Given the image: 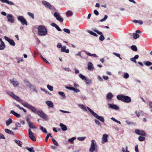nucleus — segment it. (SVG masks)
Listing matches in <instances>:
<instances>
[{"label": "nucleus", "instance_id": "f257e3e1", "mask_svg": "<svg viewBox=\"0 0 152 152\" xmlns=\"http://www.w3.org/2000/svg\"><path fill=\"white\" fill-rule=\"evenodd\" d=\"M117 99L119 100H121L125 103H129L131 101V99L129 97L123 94L118 95Z\"/></svg>", "mask_w": 152, "mask_h": 152}, {"label": "nucleus", "instance_id": "f03ea898", "mask_svg": "<svg viewBox=\"0 0 152 152\" xmlns=\"http://www.w3.org/2000/svg\"><path fill=\"white\" fill-rule=\"evenodd\" d=\"M38 34L39 36H45L47 34V31L46 28L43 26L40 25L38 28Z\"/></svg>", "mask_w": 152, "mask_h": 152}, {"label": "nucleus", "instance_id": "7ed1b4c3", "mask_svg": "<svg viewBox=\"0 0 152 152\" xmlns=\"http://www.w3.org/2000/svg\"><path fill=\"white\" fill-rule=\"evenodd\" d=\"M21 104L24 107L30 109L31 111L34 113H37L38 111L34 106L29 104L27 102H22Z\"/></svg>", "mask_w": 152, "mask_h": 152}, {"label": "nucleus", "instance_id": "20e7f679", "mask_svg": "<svg viewBox=\"0 0 152 152\" xmlns=\"http://www.w3.org/2000/svg\"><path fill=\"white\" fill-rule=\"evenodd\" d=\"M97 148V145L95 141L92 140L91 141V144L89 149V151L91 152H93Z\"/></svg>", "mask_w": 152, "mask_h": 152}, {"label": "nucleus", "instance_id": "39448f33", "mask_svg": "<svg viewBox=\"0 0 152 152\" xmlns=\"http://www.w3.org/2000/svg\"><path fill=\"white\" fill-rule=\"evenodd\" d=\"M28 135L30 139L33 141H36V138L34 136V134L33 132L31 129H29L28 130Z\"/></svg>", "mask_w": 152, "mask_h": 152}, {"label": "nucleus", "instance_id": "423d86ee", "mask_svg": "<svg viewBox=\"0 0 152 152\" xmlns=\"http://www.w3.org/2000/svg\"><path fill=\"white\" fill-rule=\"evenodd\" d=\"M8 94L10 96L18 101L21 103L23 102L22 100L19 97L16 96L12 92H10Z\"/></svg>", "mask_w": 152, "mask_h": 152}, {"label": "nucleus", "instance_id": "0eeeda50", "mask_svg": "<svg viewBox=\"0 0 152 152\" xmlns=\"http://www.w3.org/2000/svg\"><path fill=\"white\" fill-rule=\"evenodd\" d=\"M43 4L45 7L50 9V10H53L54 9V7L52 6L48 2L43 1H42Z\"/></svg>", "mask_w": 152, "mask_h": 152}, {"label": "nucleus", "instance_id": "6e6552de", "mask_svg": "<svg viewBox=\"0 0 152 152\" xmlns=\"http://www.w3.org/2000/svg\"><path fill=\"white\" fill-rule=\"evenodd\" d=\"M37 113L41 118L46 120L47 119V116L42 111H38Z\"/></svg>", "mask_w": 152, "mask_h": 152}, {"label": "nucleus", "instance_id": "1a4fd4ad", "mask_svg": "<svg viewBox=\"0 0 152 152\" xmlns=\"http://www.w3.org/2000/svg\"><path fill=\"white\" fill-rule=\"evenodd\" d=\"M135 133L138 135L142 136H145V132L143 130L136 129L135 130Z\"/></svg>", "mask_w": 152, "mask_h": 152}, {"label": "nucleus", "instance_id": "9d476101", "mask_svg": "<svg viewBox=\"0 0 152 152\" xmlns=\"http://www.w3.org/2000/svg\"><path fill=\"white\" fill-rule=\"evenodd\" d=\"M93 116L97 119L101 121L103 123L104 122V120L103 117L99 116L96 113Z\"/></svg>", "mask_w": 152, "mask_h": 152}, {"label": "nucleus", "instance_id": "9b49d317", "mask_svg": "<svg viewBox=\"0 0 152 152\" xmlns=\"http://www.w3.org/2000/svg\"><path fill=\"white\" fill-rule=\"evenodd\" d=\"M108 135L107 134H104L102 137V143L104 144L107 142V137Z\"/></svg>", "mask_w": 152, "mask_h": 152}, {"label": "nucleus", "instance_id": "f8f14e48", "mask_svg": "<svg viewBox=\"0 0 152 152\" xmlns=\"http://www.w3.org/2000/svg\"><path fill=\"white\" fill-rule=\"evenodd\" d=\"M108 105L111 108L114 109L116 110H118L119 109V107L115 105L111 104H109Z\"/></svg>", "mask_w": 152, "mask_h": 152}, {"label": "nucleus", "instance_id": "ddd939ff", "mask_svg": "<svg viewBox=\"0 0 152 152\" xmlns=\"http://www.w3.org/2000/svg\"><path fill=\"white\" fill-rule=\"evenodd\" d=\"M88 69L89 70H93L94 69V68L91 62H89L88 64Z\"/></svg>", "mask_w": 152, "mask_h": 152}, {"label": "nucleus", "instance_id": "4468645a", "mask_svg": "<svg viewBox=\"0 0 152 152\" xmlns=\"http://www.w3.org/2000/svg\"><path fill=\"white\" fill-rule=\"evenodd\" d=\"M0 1L2 2L5 3L10 5H13L14 4L13 3L8 0H0Z\"/></svg>", "mask_w": 152, "mask_h": 152}, {"label": "nucleus", "instance_id": "2eb2a0df", "mask_svg": "<svg viewBox=\"0 0 152 152\" xmlns=\"http://www.w3.org/2000/svg\"><path fill=\"white\" fill-rule=\"evenodd\" d=\"M60 126L61 127L62 130L63 131H66L67 129L66 126L62 123L60 124Z\"/></svg>", "mask_w": 152, "mask_h": 152}, {"label": "nucleus", "instance_id": "dca6fc26", "mask_svg": "<svg viewBox=\"0 0 152 152\" xmlns=\"http://www.w3.org/2000/svg\"><path fill=\"white\" fill-rule=\"evenodd\" d=\"M54 15L56 19H63L60 16L59 13L56 12L54 13Z\"/></svg>", "mask_w": 152, "mask_h": 152}, {"label": "nucleus", "instance_id": "f3484780", "mask_svg": "<svg viewBox=\"0 0 152 152\" xmlns=\"http://www.w3.org/2000/svg\"><path fill=\"white\" fill-rule=\"evenodd\" d=\"M132 22L135 23H138V24L140 25H142L143 23V21L140 20H132Z\"/></svg>", "mask_w": 152, "mask_h": 152}, {"label": "nucleus", "instance_id": "a211bd4d", "mask_svg": "<svg viewBox=\"0 0 152 152\" xmlns=\"http://www.w3.org/2000/svg\"><path fill=\"white\" fill-rule=\"evenodd\" d=\"M10 81L14 86H17L19 85L18 82V81H15L11 80H10Z\"/></svg>", "mask_w": 152, "mask_h": 152}, {"label": "nucleus", "instance_id": "6ab92c4d", "mask_svg": "<svg viewBox=\"0 0 152 152\" xmlns=\"http://www.w3.org/2000/svg\"><path fill=\"white\" fill-rule=\"evenodd\" d=\"M46 103L48 106L51 107H53V103L51 101H48L46 102Z\"/></svg>", "mask_w": 152, "mask_h": 152}, {"label": "nucleus", "instance_id": "aec40b11", "mask_svg": "<svg viewBox=\"0 0 152 152\" xmlns=\"http://www.w3.org/2000/svg\"><path fill=\"white\" fill-rule=\"evenodd\" d=\"M10 113L12 114H13L17 117L20 118V115L19 114H18V113H16L13 110L11 111Z\"/></svg>", "mask_w": 152, "mask_h": 152}, {"label": "nucleus", "instance_id": "412c9836", "mask_svg": "<svg viewBox=\"0 0 152 152\" xmlns=\"http://www.w3.org/2000/svg\"><path fill=\"white\" fill-rule=\"evenodd\" d=\"M5 132L9 134H14V133L12 131H11L8 129H5Z\"/></svg>", "mask_w": 152, "mask_h": 152}, {"label": "nucleus", "instance_id": "4be33fe9", "mask_svg": "<svg viewBox=\"0 0 152 152\" xmlns=\"http://www.w3.org/2000/svg\"><path fill=\"white\" fill-rule=\"evenodd\" d=\"M20 22L22 25H24L27 26V22L26 21V20H19Z\"/></svg>", "mask_w": 152, "mask_h": 152}, {"label": "nucleus", "instance_id": "5701e85b", "mask_svg": "<svg viewBox=\"0 0 152 152\" xmlns=\"http://www.w3.org/2000/svg\"><path fill=\"white\" fill-rule=\"evenodd\" d=\"M28 126L30 128L35 129L37 128L36 126L34 125L32 122L28 124Z\"/></svg>", "mask_w": 152, "mask_h": 152}, {"label": "nucleus", "instance_id": "b1692460", "mask_svg": "<svg viewBox=\"0 0 152 152\" xmlns=\"http://www.w3.org/2000/svg\"><path fill=\"white\" fill-rule=\"evenodd\" d=\"M12 122V120L11 119L9 118V119L7 120L6 122V123L7 126H8Z\"/></svg>", "mask_w": 152, "mask_h": 152}, {"label": "nucleus", "instance_id": "393cba45", "mask_svg": "<svg viewBox=\"0 0 152 152\" xmlns=\"http://www.w3.org/2000/svg\"><path fill=\"white\" fill-rule=\"evenodd\" d=\"M113 96L112 94L111 93H109L107 94V97L108 99L111 100L113 97Z\"/></svg>", "mask_w": 152, "mask_h": 152}, {"label": "nucleus", "instance_id": "a878e982", "mask_svg": "<svg viewBox=\"0 0 152 152\" xmlns=\"http://www.w3.org/2000/svg\"><path fill=\"white\" fill-rule=\"evenodd\" d=\"M39 129L43 132L45 133H47V131L46 129L44 128L43 126H42L41 125L39 126Z\"/></svg>", "mask_w": 152, "mask_h": 152}, {"label": "nucleus", "instance_id": "bb28decb", "mask_svg": "<svg viewBox=\"0 0 152 152\" xmlns=\"http://www.w3.org/2000/svg\"><path fill=\"white\" fill-rule=\"evenodd\" d=\"M66 15L67 16H71L73 15V13L71 11L68 10L66 12Z\"/></svg>", "mask_w": 152, "mask_h": 152}, {"label": "nucleus", "instance_id": "cd10ccee", "mask_svg": "<svg viewBox=\"0 0 152 152\" xmlns=\"http://www.w3.org/2000/svg\"><path fill=\"white\" fill-rule=\"evenodd\" d=\"M58 93L61 95L62 96V99H65L66 98V96L64 94L63 92L59 91L58 92Z\"/></svg>", "mask_w": 152, "mask_h": 152}, {"label": "nucleus", "instance_id": "c85d7f7f", "mask_svg": "<svg viewBox=\"0 0 152 152\" xmlns=\"http://www.w3.org/2000/svg\"><path fill=\"white\" fill-rule=\"evenodd\" d=\"M133 37L134 39H137L139 37V35L136 33H134L133 34Z\"/></svg>", "mask_w": 152, "mask_h": 152}, {"label": "nucleus", "instance_id": "c756f323", "mask_svg": "<svg viewBox=\"0 0 152 152\" xmlns=\"http://www.w3.org/2000/svg\"><path fill=\"white\" fill-rule=\"evenodd\" d=\"M26 149L28 150L30 152H34L35 151L33 150L34 148L31 147V148L28 147H26Z\"/></svg>", "mask_w": 152, "mask_h": 152}, {"label": "nucleus", "instance_id": "7c9ffc66", "mask_svg": "<svg viewBox=\"0 0 152 152\" xmlns=\"http://www.w3.org/2000/svg\"><path fill=\"white\" fill-rule=\"evenodd\" d=\"M85 82L87 84H90L91 83V80L86 78L85 80Z\"/></svg>", "mask_w": 152, "mask_h": 152}, {"label": "nucleus", "instance_id": "2f4dec72", "mask_svg": "<svg viewBox=\"0 0 152 152\" xmlns=\"http://www.w3.org/2000/svg\"><path fill=\"white\" fill-rule=\"evenodd\" d=\"M87 108L89 110V111L90 112L91 114L94 116L95 114H96V113H94L92 110H91L90 108H89L88 107H87Z\"/></svg>", "mask_w": 152, "mask_h": 152}, {"label": "nucleus", "instance_id": "473e14b6", "mask_svg": "<svg viewBox=\"0 0 152 152\" xmlns=\"http://www.w3.org/2000/svg\"><path fill=\"white\" fill-rule=\"evenodd\" d=\"M79 107L80 108L82 109L85 111L87 110V109H86V107H85L83 105L79 104Z\"/></svg>", "mask_w": 152, "mask_h": 152}, {"label": "nucleus", "instance_id": "72a5a7b5", "mask_svg": "<svg viewBox=\"0 0 152 152\" xmlns=\"http://www.w3.org/2000/svg\"><path fill=\"white\" fill-rule=\"evenodd\" d=\"M14 140L15 142L17 143L19 146L21 147V145L22 143V142H21L20 140Z\"/></svg>", "mask_w": 152, "mask_h": 152}, {"label": "nucleus", "instance_id": "f704fd0d", "mask_svg": "<svg viewBox=\"0 0 152 152\" xmlns=\"http://www.w3.org/2000/svg\"><path fill=\"white\" fill-rule=\"evenodd\" d=\"M88 32L89 33L91 34L93 36H94L95 37L97 36V35L95 33H94L93 31H90V30H88Z\"/></svg>", "mask_w": 152, "mask_h": 152}, {"label": "nucleus", "instance_id": "c9c22d12", "mask_svg": "<svg viewBox=\"0 0 152 152\" xmlns=\"http://www.w3.org/2000/svg\"><path fill=\"white\" fill-rule=\"evenodd\" d=\"M16 106L18 107L20 109L23 110L25 113H26L27 112V111L23 107H20L19 105L16 104Z\"/></svg>", "mask_w": 152, "mask_h": 152}, {"label": "nucleus", "instance_id": "e433bc0d", "mask_svg": "<svg viewBox=\"0 0 152 152\" xmlns=\"http://www.w3.org/2000/svg\"><path fill=\"white\" fill-rule=\"evenodd\" d=\"M131 48L134 51H136L137 50V48L135 45H133L131 46Z\"/></svg>", "mask_w": 152, "mask_h": 152}, {"label": "nucleus", "instance_id": "4c0bfd02", "mask_svg": "<svg viewBox=\"0 0 152 152\" xmlns=\"http://www.w3.org/2000/svg\"><path fill=\"white\" fill-rule=\"evenodd\" d=\"M76 138L75 137H73L69 139L68 140V141L71 143H72L73 142L74 140Z\"/></svg>", "mask_w": 152, "mask_h": 152}, {"label": "nucleus", "instance_id": "58836bf2", "mask_svg": "<svg viewBox=\"0 0 152 152\" xmlns=\"http://www.w3.org/2000/svg\"><path fill=\"white\" fill-rule=\"evenodd\" d=\"M9 42L10 43V44L12 46H15V43L14 41L12 39H10V40L9 41Z\"/></svg>", "mask_w": 152, "mask_h": 152}, {"label": "nucleus", "instance_id": "ea45409f", "mask_svg": "<svg viewBox=\"0 0 152 152\" xmlns=\"http://www.w3.org/2000/svg\"><path fill=\"white\" fill-rule=\"evenodd\" d=\"M79 75V77L83 80H85L86 79V77L81 74H80Z\"/></svg>", "mask_w": 152, "mask_h": 152}, {"label": "nucleus", "instance_id": "a19ab883", "mask_svg": "<svg viewBox=\"0 0 152 152\" xmlns=\"http://www.w3.org/2000/svg\"><path fill=\"white\" fill-rule=\"evenodd\" d=\"M144 64L147 66H150L152 64V63L149 61H147L146 62H144Z\"/></svg>", "mask_w": 152, "mask_h": 152}, {"label": "nucleus", "instance_id": "79ce46f5", "mask_svg": "<svg viewBox=\"0 0 152 152\" xmlns=\"http://www.w3.org/2000/svg\"><path fill=\"white\" fill-rule=\"evenodd\" d=\"M145 138L144 137L142 136H140L138 138L139 140L140 141H144L145 140Z\"/></svg>", "mask_w": 152, "mask_h": 152}, {"label": "nucleus", "instance_id": "37998d69", "mask_svg": "<svg viewBox=\"0 0 152 152\" xmlns=\"http://www.w3.org/2000/svg\"><path fill=\"white\" fill-rule=\"evenodd\" d=\"M47 88L50 90L52 91L53 90V87L49 85H48L47 86Z\"/></svg>", "mask_w": 152, "mask_h": 152}, {"label": "nucleus", "instance_id": "c03bdc74", "mask_svg": "<svg viewBox=\"0 0 152 152\" xmlns=\"http://www.w3.org/2000/svg\"><path fill=\"white\" fill-rule=\"evenodd\" d=\"M7 19H13V16L11 14H8L7 16Z\"/></svg>", "mask_w": 152, "mask_h": 152}, {"label": "nucleus", "instance_id": "a18cd8bd", "mask_svg": "<svg viewBox=\"0 0 152 152\" xmlns=\"http://www.w3.org/2000/svg\"><path fill=\"white\" fill-rule=\"evenodd\" d=\"M86 138V137H78L77 138V140L80 141H83Z\"/></svg>", "mask_w": 152, "mask_h": 152}, {"label": "nucleus", "instance_id": "49530a36", "mask_svg": "<svg viewBox=\"0 0 152 152\" xmlns=\"http://www.w3.org/2000/svg\"><path fill=\"white\" fill-rule=\"evenodd\" d=\"M5 48L4 44H0V50H3Z\"/></svg>", "mask_w": 152, "mask_h": 152}, {"label": "nucleus", "instance_id": "de8ad7c7", "mask_svg": "<svg viewBox=\"0 0 152 152\" xmlns=\"http://www.w3.org/2000/svg\"><path fill=\"white\" fill-rule=\"evenodd\" d=\"M63 31L65 32L68 34H69L70 32V30L69 29L67 28H64L63 29Z\"/></svg>", "mask_w": 152, "mask_h": 152}, {"label": "nucleus", "instance_id": "09e8293b", "mask_svg": "<svg viewBox=\"0 0 152 152\" xmlns=\"http://www.w3.org/2000/svg\"><path fill=\"white\" fill-rule=\"evenodd\" d=\"M52 140L53 142V143H54V144L56 145V146H58V142H57V141L54 139H52Z\"/></svg>", "mask_w": 152, "mask_h": 152}, {"label": "nucleus", "instance_id": "8fccbe9b", "mask_svg": "<svg viewBox=\"0 0 152 152\" xmlns=\"http://www.w3.org/2000/svg\"><path fill=\"white\" fill-rule=\"evenodd\" d=\"M28 14L29 16H31V18H34V15L33 14L28 12Z\"/></svg>", "mask_w": 152, "mask_h": 152}, {"label": "nucleus", "instance_id": "3c124183", "mask_svg": "<svg viewBox=\"0 0 152 152\" xmlns=\"http://www.w3.org/2000/svg\"><path fill=\"white\" fill-rule=\"evenodd\" d=\"M124 77L125 78L127 79L129 77V75L127 73H125L124 76Z\"/></svg>", "mask_w": 152, "mask_h": 152}, {"label": "nucleus", "instance_id": "603ef678", "mask_svg": "<svg viewBox=\"0 0 152 152\" xmlns=\"http://www.w3.org/2000/svg\"><path fill=\"white\" fill-rule=\"evenodd\" d=\"M94 31L95 32H96L98 34H99L101 35H102V33L101 32H100L99 31H98L97 30H94Z\"/></svg>", "mask_w": 152, "mask_h": 152}, {"label": "nucleus", "instance_id": "864d4df0", "mask_svg": "<svg viewBox=\"0 0 152 152\" xmlns=\"http://www.w3.org/2000/svg\"><path fill=\"white\" fill-rule=\"evenodd\" d=\"M15 126H16L18 127H20L21 126V125L20 123L19 122H16L15 123Z\"/></svg>", "mask_w": 152, "mask_h": 152}, {"label": "nucleus", "instance_id": "5fc2aeb1", "mask_svg": "<svg viewBox=\"0 0 152 152\" xmlns=\"http://www.w3.org/2000/svg\"><path fill=\"white\" fill-rule=\"evenodd\" d=\"M66 50V46H64L61 49V52H64Z\"/></svg>", "mask_w": 152, "mask_h": 152}, {"label": "nucleus", "instance_id": "6e6d98bb", "mask_svg": "<svg viewBox=\"0 0 152 152\" xmlns=\"http://www.w3.org/2000/svg\"><path fill=\"white\" fill-rule=\"evenodd\" d=\"M104 39V37L103 35H101L99 38V39L102 41H103Z\"/></svg>", "mask_w": 152, "mask_h": 152}, {"label": "nucleus", "instance_id": "4d7b16f0", "mask_svg": "<svg viewBox=\"0 0 152 152\" xmlns=\"http://www.w3.org/2000/svg\"><path fill=\"white\" fill-rule=\"evenodd\" d=\"M66 88L67 89H69L71 90H74L75 89V88L74 87H69L66 86Z\"/></svg>", "mask_w": 152, "mask_h": 152}, {"label": "nucleus", "instance_id": "13d9d810", "mask_svg": "<svg viewBox=\"0 0 152 152\" xmlns=\"http://www.w3.org/2000/svg\"><path fill=\"white\" fill-rule=\"evenodd\" d=\"M130 60L131 61L134 62L135 63H137V61L136 60V59L135 58H134V57L132 58H130Z\"/></svg>", "mask_w": 152, "mask_h": 152}, {"label": "nucleus", "instance_id": "bf43d9fd", "mask_svg": "<svg viewBox=\"0 0 152 152\" xmlns=\"http://www.w3.org/2000/svg\"><path fill=\"white\" fill-rule=\"evenodd\" d=\"M41 57L42 59L43 60V61L45 62L46 63L49 64V62H48V61H47L45 58H44L42 56H41Z\"/></svg>", "mask_w": 152, "mask_h": 152}, {"label": "nucleus", "instance_id": "052dcab7", "mask_svg": "<svg viewBox=\"0 0 152 152\" xmlns=\"http://www.w3.org/2000/svg\"><path fill=\"white\" fill-rule=\"evenodd\" d=\"M94 13L96 15H99V14L97 10H94Z\"/></svg>", "mask_w": 152, "mask_h": 152}, {"label": "nucleus", "instance_id": "680f3d73", "mask_svg": "<svg viewBox=\"0 0 152 152\" xmlns=\"http://www.w3.org/2000/svg\"><path fill=\"white\" fill-rule=\"evenodd\" d=\"M63 69L64 70L68 72L71 71L70 69L69 68H64Z\"/></svg>", "mask_w": 152, "mask_h": 152}, {"label": "nucleus", "instance_id": "e2e57ef3", "mask_svg": "<svg viewBox=\"0 0 152 152\" xmlns=\"http://www.w3.org/2000/svg\"><path fill=\"white\" fill-rule=\"evenodd\" d=\"M4 38L5 39H6V40L8 42H9L10 40L11 39H10L9 38V37H7L6 36H5L4 37Z\"/></svg>", "mask_w": 152, "mask_h": 152}, {"label": "nucleus", "instance_id": "0e129e2a", "mask_svg": "<svg viewBox=\"0 0 152 152\" xmlns=\"http://www.w3.org/2000/svg\"><path fill=\"white\" fill-rule=\"evenodd\" d=\"M55 28H56V29L58 31H62L61 29L59 27V26H58L57 25L56 26Z\"/></svg>", "mask_w": 152, "mask_h": 152}, {"label": "nucleus", "instance_id": "69168bd1", "mask_svg": "<svg viewBox=\"0 0 152 152\" xmlns=\"http://www.w3.org/2000/svg\"><path fill=\"white\" fill-rule=\"evenodd\" d=\"M26 121L28 124H29V123H30L31 122L30 121V119L28 118H26Z\"/></svg>", "mask_w": 152, "mask_h": 152}, {"label": "nucleus", "instance_id": "338daca9", "mask_svg": "<svg viewBox=\"0 0 152 152\" xmlns=\"http://www.w3.org/2000/svg\"><path fill=\"white\" fill-rule=\"evenodd\" d=\"M1 138L5 139V137H4L3 134H0V139Z\"/></svg>", "mask_w": 152, "mask_h": 152}, {"label": "nucleus", "instance_id": "774afa93", "mask_svg": "<svg viewBox=\"0 0 152 152\" xmlns=\"http://www.w3.org/2000/svg\"><path fill=\"white\" fill-rule=\"evenodd\" d=\"M149 106L151 108V111L152 112V102H149Z\"/></svg>", "mask_w": 152, "mask_h": 152}]
</instances>
